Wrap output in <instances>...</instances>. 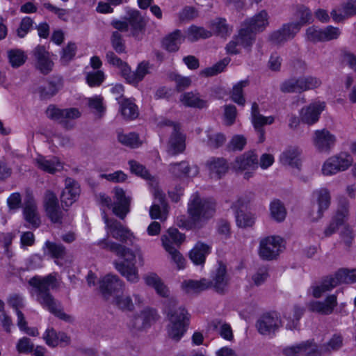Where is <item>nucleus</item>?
Wrapping results in <instances>:
<instances>
[{"label":"nucleus","mask_w":356,"mask_h":356,"mask_svg":"<svg viewBox=\"0 0 356 356\" xmlns=\"http://www.w3.org/2000/svg\"><path fill=\"white\" fill-rule=\"evenodd\" d=\"M211 35V31L206 30L203 27L193 25L188 28L186 37L188 40L195 42L200 39L209 38Z\"/></svg>","instance_id":"nucleus-47"},{"label":"nucleus","mask_w":356,"mask_h":356,"mask_svg":"<svg viewBox=\"0 0 356 356\" xmlns=\"http://www.w3.org/2000/svg\"><path fill=\"white\" fill-rule=\"evenodd\" d=\"M300 30V24H284L280 29L269 35V40L274 44H283L293 39Z\"/></svg>","instance_id":"nucleus-15"},{"label":"nucleus","mask_w":356,"mask_h":356,"mask_svg":"<svg viewBox=\"0 0 356 356\" xmlns=\"http://www.w3.org/2000/svg\"><path fill=\"white\" fill-rule=\"evenodd\" d=\"M97 245L102 249L108 250L115 253L123 261H115L113 264L115 269L129 282H136L139 277L138 270L135 266L136 258L138 257L141 265L143 264V258L141 250L136 248L134 250L121 244L104 238L97 242Z\"/></svg>","instance_id":"nucleus-2"},{"label":"nucleus","mask_w":356,"mask_h":356,"mask_svg":"<svg viewBox=\"0 0 356 356\" xmlns=\"http://www.w3.org/2000/svg\"><path fill=\"white\" fill-rule=\"evenodd\" d=\"M113 304L122 312H132L134 309V303L129 295L122 293L115 296Z\"/></svg>","instance_id":"nucleus-45"},{"label":"nucleus","mask_w":356,"mask_h":356,"mask_svg":"<svg viewBox=\"0 0 356 356\" xmlns=\"http://www.w3.org/2000/svg\"><path fill=\"white\" fill-rule=\"evenodd\" d=\"M177 305V300L170 298L165 302V312L167 314L170 324L168 326V335L175 341H179L186 332L189 323V314L183 308L172 311Z\"/></svg>","instance_id":"nucleus-4"},{"label":"nucleus","mask_w":356,"mask_h":356,"mask_svg":"<svg viewBox=\"0 0 356 356\" xmlns=\"http://www.w3.org/2000/svg\"><path fill=\"white\" fill-rule=\"evenodd\" d=\"M47 117L63 124L68 129V120H74L80 117L81 113L77 108H69L61 109L54 105H50L46 111Z\"/></svg>","instance_id":"nucleus-13"},{"label":"nucleus","mask_w":356,"mask_h":356,"mask_svg":"<svg viewBox=\"0 0 356 356\" xmlns=\"http://www.w3.org/2000/svg\"><path fill=\"white\" fill-rule=\"evenodd\" d=\"M23 213L24 218L28 222L35 227H38L40 225V220L38 213L36 202L33 197L30 194L26 197Z\"/></svg>","instance_id":"nucleus-27"},{"label":"nucleus","mask_w":356,"mask_h":356,"mask_svg":"<svg viewBox=\"0 0 356 356\" xmlns=\"http://www.w3.org/2000/svg\"><path fill=\"white\" fill-rule=\"evenodd\" d=\"M126 19L130 26L131 35L137 40H141L145 33L147 21L140 11L129 8H126Z\"/></svg>","instance_id":"nucleus-10"},{"label":"nucleus","mask_w":356,"mask_h":356,"mask_svg":"<svg viewBox=\"0 0 356 356\" xmlns=\"http://www.w3.org/2000/svg\"><path fill=\"white\" fill-rule=\"evenodd\" d=\"M321 33L322 29L315 26H310L306 30V39L314 43L323 42Z\"/></svg>","instance_id":"nucleus-64"},{"label":"nucleus","mask_w":356,"mask_h":356,"mask_svg":"<svg viewBox=\"0 0 356 356\" xmlns=\"http://www.w3.org/2000/svg\"><path fill=\"white\" fill-rule=\"evenodd\" d=\"M44 206L47 216L54 223L61 224L65 211L60 207L57 196L51 191H46L44 197Z\"/></svg>","instance_id":"nucleus-12"},{"label":"nucleus","mask_w":356,"mask_h":356,"mask_svg":"<svg viewBox=\"0 0 356 356\" xmlns=\"http://www.w3.org/2000/svg\"><path fill=\"white\" fill-rule=\"evenodd\" d=\"M211 178L220 179L228 171L229 166L227 161L223 158H211L207 162Z\"/></svg>","instance_id":"nucleus-32"},{"label":"nucleus","mask_w":356,"mask_h":356,"mask_svg":"<svg viewBox=\"0 0 356 356\" xmlns=\"http://www.w3.org/2000/svg\"><path fill=\"white\" fill-rule=\"evenodd\" d=\"M36 166L41 170L54 174L63 169V164L57 157L52 156L49 159L39 155L35 159Z\"/></svg>","instance_id":"nucleus-29"},{"label":"nucleus","mask_w":356,"mask_h":356,"mask_svg":"<svg viewBox=\"0 0 356 356\" xmlns=\"http://www.w3.org/2000/svg\"><path fill=\"white\" fill-rule=\"evenodd\" d=\"M113 200L105 194L99 195L102 205L112 209L113 213L120 219H124L130 211L131 197L126 195L125 191L119 187L114 188Z\"/></svg>","instance_id":"nucleus-5"},{"label":"nucleus","mask_w":356,"mask_h":356,"mask_svg":"<svg viewBox=\"0 0 356 356\" xmlns=\"http://www.w3.org/2000/svg\"><path fill=\"white\" fill-rule=\"evenodd\" d=\"M325 107L323 102H314L303 107L300 113L302 122L309 125L315 124Z\"/></svg>","instance_id":"nucleus-21"},{"label":"nucleus","mask_w":356,"mask_h":356,"mask_svg":"<svg viewBox=\"0 0 356 356\" xmlns=\"http://www.w3.org/2000/svg\"><path fill=\"white\" fill-rule=\"evenodd\" d=\"M168 171L175 177H194L199 173L197 165H190L188 162L182 161L168 165Z\"/></svg>","instance_id":"nucleus-24"},{"label":"nucleus","mask_w":356,"mask_h":356,"mask_svg":"<svg viewBox=\"0 0 356 356\" xmlns=\"http://www.w3.org/2000/svg\"><path fill=\"white\" fill-rule=\"evenodd\" d=\"M117 138L118 142L122 145L131 148H136L140 145L139 137L138 134L134 132L124 134L121 131H118Z\"/></svg>","instance_id":"nucleus-44"},{"label":"nucleus","mask_w":356,"mask_h":356,"mask_svg":"<svg viewBox=\"0 0 356 356\" xmlns=\"http://www.w3.org/2000/svg\"><path fill=\"white\" fill-rule=\"evenodd\" d=\"M209 245L197 242L189 252V257L195 265H202L205 262L206 257L210 253Z\"/></svg>","instance_id":"nucleus-35"},{"label":"nucleus","mask_w":356,"mask_h":356,"mask_svg":"<svg viewBox=\"0 0 356 356\" xmlns=\"http://www.w3.org/2000/svg\"><path fill=\"white\" fill-rule=\"evenodd\" d=\"M124 283L116 275L108 274L99 282V289L103 297L108 300L113 293L121 291Z\"/></svg>","instance_id":"nucleus-18"},{"label":"nucleus","mask_w":356,"mask_h":356,"mask_svg":"<svg viewBox=\"0 0 356 356\" xmlns=\"http://www.w3.org/2000/svg\"><path fill=\"white\" fill-rule=\"evenodd\" d=\"M275 118L273 116L265 117L261 114H258L252 118V122L254 128L259 132L260 138L259 141L263 142L264 140V131L262 127L266 124H271L274 122Z\"/></svg>","instance_id":"nucleus-49"},{"label":"nucleus","mask_w":356,"mask_h":356,"mask_svg":"<svg viewBox=\"0 0 356 356\" xmlns=\"http://www.w3.org/2000/svg\"><path fill=\"white\" fill-rule=\"evenodd\" d=\"M269 25V15L266 10H261L252 17L245 20L243 25L255 33L263 32Z\"/></svg>","instance_id":"nucleus-25"},{"label":"nucleus","mask_w":356,"mask_h":356,"mask_svg":"<svg viewBox=\"0 0 356 356\" xmlns=\"http://www.w3.org/2000/svg\"><path fill=\"white\" fill-rule=\"evenodd\" d=\"M35 66L43 74L50 73L54 67V62L50 58V54L42 45H38L32 51Z\"/></svg>","instance_id":"nucleus-14"},{"label":"nucleus","mask_w":356,"mask_h":356,"mask_svg":"<svg viewBox=\"0 0 356 356\" xmlns=\"http://www.w3.org/2000/svg\"><path fill=\"white\" fill-rule=\"evenodd\" d=\"M229 283V277L227 273L226 266L222 263L218 264V267L210 280L209 289L220 294L227 292Z\"/></svg>","instance_id":"nucleus-19"},{"label":"nucleus","mask_w":356,"mask_h":356,"mask_svg":"<svg viewBox=\"0 0 356 356\" xmlns=\"http://www.w3.org/2000/svg\"><path fill=\"white\" fill-rule=\"evenodd\" d=\"M353 159L350 155L341 153L338 156L328 159L322 167V172L324 175L330 176L340 171H344L352 164Z\"/></svg>","instance_id":"nucleus-9"},{"label":"nucleus","mask_w":356,"mask_h":356,"mask_svg":"<svg viewBox=\"0 0 356 356\" xmlns=\"http://www.w3.org/2000/svg\"><path fill=\"white\" fill-rule=\"evenodd\" d=\"M248 85V81H241L233 86L231 99L233 102L240 106H244L245 99L243 97V88Z\"/></svg>","instance_id":"nucleus-50"},{"label":"nucleus","mask_w":356,"mask_h":356,"mask_svg":"<svg viewBox=\"0 0 356 356\" xmlns=\"http://www.w3.org/2000/svg\"><path fill=\"white\" fill-rule=\"evenodd\" d=\"M185 148V137L179 132V126H174V132L172 133L168 143V152L172 156H175L182 153Z\"/></svg>","instance_id":"nucleus-30"},{"label":"nucleus","mask_w":356,"mask_h":356,"mask_svg":"<svg viewBox=\"0 0 356 356\" xmlns=\"http://www.w3.org/2000/svg\"><path fill=\"white\" fill-rule=\"evenodd\" d=\"M336 140V136L326 129L315 131L313 136L314 145L321 152H329Z\"/></svg>","instance_id":"nucleus-17"},{"label":"nucleus","mask_w":356,"mask_h":356,"mask_svg":"<svg viewBox=\"0 0 356 356\" xmlns=\"http://www.w3.org/2000/svg\"><path fill=\"white\" fill-rule=\"evenodd\" d=\"M120 104V112L124 118L127 120L136 119L138 115V106L129 99H123Z\"/></svg>","instance_id":"nucleus-39"},{"label":"nucleus","mask_w":356,"mask_h":356,"mask_svg":"<svg viewBox=\"0 0 356 356\" xmlns=\"http://www.w3.org/2000/svg\"><path fill=\"white\" fill-rule=\"evenodd\" d=\"M35 348L33 343L26 337L19 339L16 343V350L19 354L28 355L32 353Z\"/></svg>","instance_id":"nucleus-58"},{"label":"nucleus","mask_w":356,"mask_h":356,"mask_svg":"<svg viewBox=\"0 0 356 356\" xmlns=\"http://www.w3.org/2000/svg\"><path fill=\"white\" fill-rule=\"evenodd\" d=\"M271 218L277 222L283 221L286 216V210L283 203L279 200H274L270 204Z\"/></svg>","instance_id":"nucleus-46"},{"label":"nucleus","mask_w":356,"mask_h":356,"mask_svg":"<svg viewBox=\"0 0 356 356\" xmlns=\"http://www.w3.org/2000/svg\"><path fill=\"white\" fill-rule=\"evenodd\" d=\"M281 321L275 314H266L257 321L258 332L263 335L274 333L280 326Z\"/></svg>","instance_id":"nucleus-22"},{"label":"nucleus","mask_w":356,"mask_h":356,"mask_svg":"<svg viewBox=\"0 0 356 356\" xmlns=\"http://www.w3.org/2000/svg\"><path fill=\"white\" fill-rule=\"evenodd\" d=\"M210 280L202 278L200 280H188L182 282L181 286L187 293H199L209 289Z\"/></svg>","instance_id":"nucleus-37"},{"label":"nucleus","mask_w":356,"mask_h":356,"mask_svg":"<svg viewBox=\"0 0 356 356\" xmlns=\"http://www.w3.org/2000/svg\"><path fill=\"white\" fill-rule=\"evenodd\" d=\"M185 36L180 30H175L167 35L162 40V47L169 52L177 51L180 44L184 41Z\"/></svg>","instance_id":"nucleus-33"},{"label":"nucleus","mask_w":356,"mask_h":356,"mask_svg":"<svg viewBox=\"0 0 356 356\" xmlns=\"http://www.w3.org/2000/svg\"><path fill=\"white\" fill-rule=\"evenodd\" d=\"M283 354L286 356H320L317 346L310 341L286 347L283 350Z\"/></svg>","instance_id":"nucleus-20"},{"label":"nucleus","mask_w":356,"mask_h":356,"mask_svg":"<svg viewBox=\"0 0 356 356\" xmlns=\"http://www.w3.org/2000/svg\"><path fill=\"white\" fill-rule=\"evenodd\" d=\"M180 101L188 107H194L197 108H203L207 106L205 100L201 99L198 94L192 92H185L180 97Z\"/></svg>","instance_id":"nucleus-40"},{"label":"nucleus","mask_w":356,"mask_h":356,"mask_svg":"<svg viewBox=\"0 0 356 356\" xmlns=\"http://www.w3.org/2000/svg\"><path fill=\"white\" fill-rule=\"evenodd\" d=\"M104 219L108 229V233H110L112 237L122 243L132 241L133 234L120 222L115 219H109L106 216H104Z\"/></svg>","instance_id":"nucleus-16"},{"label":"nucleus","mask_w":356,"mask_h":356,"mask_svg":"<svg viewBox=\"0 0 356 356\" xmlns=\"http://www.w3.org/2000/svg\"><path fill=\"white\" fill-rule=\"evenodd\" d=\"M322 82L320 79L312 76L291 77L284 80L280 86L283 93H301L318 88Z\"/></svg>","instance_id":"nucleus-6"},{"label":"nucleus","mask_w":356,"mask_h":356,"mask_svg":"<svg viewBox=\"0 0 356 356\" xmlns=\"http://www.w3.org/2000/svg\"><path fill=\"white\" fill-rule=\"evenodd\" d=\"M110 40L113 49L118 54H122L126 52L125 42L120 32L113 31Z\"/></svg>","instance_id":"nucleus-56"},{"label":"nucleus","mask_w":356,"mask_h":356,"mask_svg":"<svg viewBox=\"0 0 356 356\" xmlns=\"http://www.w3.org/2000/svg\"><path fill=\"white\" fill-rule=\"evenodd\" d=\"M312 197L317 204L318 209L316 212L310 213L312 221H318L323 218L324 212L327 211L331 204L330 191L327 188H320L312 192Z\"/></svg>","instance_id":"nucleus-11"},{"label":"nucleus","mask_w":356,"mask_h":356,"mask_svg":"<svg viewBox=\"0 0 356 356\" xmlns=\"http://www.w3.org/2000/svg\"><path fill=\"white\" fill-rule=\"evenodd\" d=\"M229 58H225L215 64L213 67H208L202 70L200 72V74L205 76H214L222 72L226 66L229 63Z\"/></svg>","instance_id":"nucleus-54"},{"label":"nucleus","mask_w":356,"mask_h":356,"mask_svg":"<svg viewBox=\"0 0 356 356\" xmlns=\"http://www.w3.org/2000/svg\"><path fill=\"white\" fill-rule=\"evenodd\" d=\"M210 29L212 35L215 34L222 37L227 35L231 31L224 18H216L211 21Z\"/></svg>","instance_id":"nucleus-48"},{"label":"nucleus","mask_w":356,"mask_h":356,"mask_svg":"<svg viewBox=\"0 0 356 356\" xmlns=\"http://www.w3.org/2000/svg\"><path fill=\"white\" fill-rule=\"evenodd\" d=\"M237 225L242 228L252 227L254 224V217L251 213H244L238 211L236 215Z\"/></svg>","instance_id":"nucleus-59"},{"label":"nucleus","mask_w":356,"mask_h":356,"mask_svg":"<svg viewBox=\"0 0 356 356\" xmlns=\"http://www.w3.org/2000/svg\"><path fill=\"white\" fill-rule=\"evenodd\" d=\"M337 286L333 275L324 278L319 285L313 286L312 295L314 298H320L324 293L332 290Z\"/></svg>","instance_id":"nucleus-38"},{"label":"nucleus","mask_w":356,"mask_h":356,"mask_svg":"<svg viewBox=\"0 0 356 356\" xmlns=\"http://www.w3.org/2000/svg\"><path fill=\"white\" fill-rule=\"evenodd\" d=\"M232 166L236 171H247L244 174V178L248 179L252 176L253 171L258 168V156L253 151L246 152L237 156Z\"/></svg>","instance_id":"nucleus-7"},{"label":"nucleus","mask_w":356,"mask_h":356,"mask_svg":"<svg viewBox=\"0 0 356 356\" xmlns=\"http://www.w3.org/2000/svg\"><path fill=\"white\" fill-rule=\"evenodd\" d=\"M282 238L278 236H270L260 240L259 255L264 260H273L281 252Z\"/></svg>","instance_id":"nucleus-8"},{"label":"nucleus","mask_w":356,"mask_h":356,"mask_svg":"<svg viewBox=\"0 0 356 356\" xmlns=\"http://www.w3.org/2000/svg\"><path fill=\"white\" fill-rule=\"evenodd\" d=\"M63 86V79L60 76H54L44 86H40L38 91L42 99H49L54 96Z\"/></svg>","instance_id":"nucleus-31"},{"label":"nucleus","mask_w":356,"mask_h":356,"mask_svg":"<svg viewBox=\"0 0 356 356\" xmlns=\"http://www.w3.org/2000/svg\"><path fill=\"white\" fill-rule=\"evenodd\" d=\"M104 80V74L102 71L88 72L86 75L87 83L90 87L99 86Z\"/></svg>","instance_id":"nucleus-63"},{"label":"nucleus","mask_w":356,"mask_h":356,"mask_svg":"<svg viewBox=\"0 0 356 356\" xmlns=\"http://www.w3.org/2000/svg\"><path fill=\"white\" fill-rule=\"evenodd\" d=\"M346 216V211H338L336 216L332 218L328 226L324 230V236L329 237L337 232L339 226L343 222V219Z\"/></svg>","instance_id":"nucleus-51"},{"label":"nucleus","mask_w":356,"mask_h":356,"mask_svg":"<svg viewBox=\"0 0 356 356\" xmlns=\"http://www.w3.org/2000/svg\"><path fill=\"white\" fill-rule=\"evenodd\" d=\"M76 45L74 42H69L67 45L63 48L60 56V61L63 64L66 65L72 60L76 55Z\"/></svg>","instance_id":"nucleus-61"},{"label":"nucleus","mask_w":356,"mask_h":356,"mask_svg":"<svg viewBox=\"0 0 356 356\" xmlns=\"http://www.w3.org/2000/svg\"><path fill=\"white\" fill-rule=\"evenodd\" d=\"M29 284L33 287L32 296L43 308L62 320L70 319V316L60 309L59 302L49 291L50 289H56L59 287L60 284L56 273L44 277L35 275L29 280Z\"/></svg>","instance_id":"nucleus-1"},{"label":"nucleus","mask_w":356,"mask_h":356,"mask_svg":"<svg viewBox=\"0 0 356 356\" xmlns=\"http://www.w3.org/2000/svg\"><path fill=\"white\" fill-rule=\"evenodd\" d=\"M149 63L143 61L138 65L135 71H131L129 66L122 70V76L127 81L132 85H137L149 73Z\"/></svg>","instance_id":"nucleus-23"},{"label":"nucleus","mask_w":356,"mask_h":356,"mask_svg":"<svg viewBox=\"0 0 356 356\" xmlns=\"http://www.w3.org/2000/svg\"><path fill=\"white\" fill-rule=\"evenodd\" d=\"M256 34L248 26H243L238 31V35L234 36L241 47L250 49L256 40Z\"/></svg>","instance_id":"nucleus-36"},{"label":"nucleus","mask_w":356,"mask_h":356,"mask_svg":"<svg viewBox=\"0 0 356 356\" xmlns=\"http://www.w3.org/2000/svg\"><path fill=\"white\" fill-rule=\"evenodd\" d=\"M337 286L341 284H352L356 282V268L349 270L339 269L333 275Z\"/></svg>","instance_id":"nucleus-43"},{"label":"nucleus","mask_w":356,"mask_h":356,"mask_svg":"<svg viewBox=\"0 0 356 356\" xmlns=\"http://www.w3.org/2000/svg\"><path fill=\"white\" fill-rule=\"evenodd\" d=\"M140 315L147 328L150 327L151 325L155 323L159 318V315L156 309L149 307H146L142 310Z\"/></svg>","instance_id":"nucleus-60"},{"label":"nucleus","mask_w":356,"mask_h":356,"mask_svg":"<svg viewBox=\"0 0 356 356\" xmlns=\"http://www.w3.org/2000/svg\"><path fill=\"white\" fill-rule=\"evenodd\" d=\"M296 16L299 19L298 22L293 24H300V27L312 21V13L310 9L303 4H298L296 6Z\"/></svg>","instance_id":"nucleus-52"},{"label":"nucleus","mask_w":356,"mask_h":356,"mask_svg":"<svg viewBox=\"0 0 356 356\" xmlns=\"http://www.w3.org/2000/svg\"><path fill=\"white\" fill-rule=\"evenodd\" d=\"M184 239V234L180 233L175 228H170L168 231V234L163 235L161 238L162 243L164 248L165 243L166 242L170 246H175L177 248L182 243Z\"/></svg>","instance_id":"nucleus-41"},{"label":"nucleus","mask_w":356,"mask_h":356,"mask_svg":"<svg viewBox=\"0 0 356 356\" xmlns=\"http://www.w3.org/2000/svg\"><path fill=\"white\" fill-rule=\"evenodd\" d=\"M44 250V254L54 259H63L66 254V249L63 245L49 241L45 242Z\"/></svg>","instance_id":"nucleus-42"},{"label":"nucleus","mask_w":356,"mask_h":356,"mask_svg":"<svg viewBox=\"0 0 356 356\" xmlns=\"http://www.w3.org/2000/svg\"><path fill=\"white\" fill-rule=\"evenodd\" d=\"M80 194V188L77 182L70 178L65 180V187L60 195L63 204L68 207L76 201Z\"/></svg>","instance_id":"nucleus-26"},{"label":"nucleus","mask_w":356,"mask_h":356,"mask_svg":"<svg viewBox=\"0 0 356 356\" xmlns=\"http://www.w3.org/2000/svg\"><path fill=\"white\" fill-rule=\"evenodd\" d=\"M207 138V145L213 149L220 147L226 141V137L223 134L215 132L212 130L208 132Z\"/></svg>","instance_id":"nucleus-55"},{"label":"nucleus","mask_w":356,"mask_h":356,"mask_svg":"<svg viewBox=\"0 0 356 356\" xmlns=\"http://www.w3.org/2000/svg\"><path fill=\"white\" fill-rule=\"evenodd\" d=\"M8 58L9 63L13 67H19L22 65L26 60L25 53L19 49H13L8 51Z\"/></svg>","instance_id":"nucleus-53"},{"label":"nucleus","mask_w":356,"mask_h":356,"mask_svg":"<svg viewBox=\"0 0 356 356\" xmlns=\"http://www.w3.org/2000/svg\"><path fill=\"white\" fill-rule=\"evenodd\" d=\"M129 164L131 172L143 177V179L148 180L151 179V175L145 166L134 160L129 161Z\"/></svg>","instance_id":"nucleus-62"},{"label":"nucleus","mask_w":356,"mask_h":356,"mask_svg":"<svg viewBox=\"0 0 356 356\" xmlns=\"http://www.w3.org/2000/svg\"><path fill=\"white\" fill-rule=\"evenodd\" d=\"M165 250L170 255L171 260L177 264L178 269L184 268L185 259L175 246H170L168 243L165 242Z\"/></svg>","instance_id":"nucleus-57"},{"label":"nucleus","mask_w":356,"mask_h":356,"mask_svg":"<svg viewBox=\"0 0 356 356\" xmlns=\"http://www.w3.org/2000/svg\"><path fill=\"white\" fill-rule=\"evenodd\" d=\"M301 153L298 147H289L280 155V162L284 165L299 168L301 164L300 159Z\"/></svg>","instance_id":"nucleus-34"},{"label":"nucleus","mask_w":356,"mask_h":356,"mask_svg":"<svg viewBox=\"0 0 356 356\" xmlns=\"http://www.w3.org/2000/svg\"><path fill=\"white\" fill-rule=\"evenodd\" d=\"M216 207L213 200L201 197L197 193L193 194L188 202L187 213L194 227L200 229L212 218Z\"/></svg>","instance_id":"nucleus-3"},{"label":"nucleus","mask_w":356,"mask_h":356,"mask_svg":"<svg viewBox=\"0 0 356 356\" xmlns=\"http://www.w3.org/2000/svg\"><path fill=\"white\" fill-rule=\"evenodd\" d=\"M337 305V296L333 294L327 296L324 302H311L309 305V309L313 312H316L323 315H328L332 313L334 308Z\"/></svg>","instance_id":"nucleus-28"}]
</instances>
